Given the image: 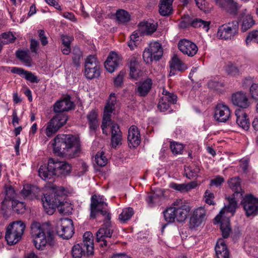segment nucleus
<instances>
[{
    "label": "nucleus",
    "mask_w": 258,
    "mask_h": 258,
    "mask_svg": "<svg viewBox=\"0 0 258 258\" xmlns=\"http://www.w3.org/2000/svg\"><path fill=\"white\" fill-rule=\"evenodd\" d=\"M226 198L228 202L227 206L215 218V222L220 223V229L224 238H227L230 233L229 217L233 216L237 204L235 195H229Z\"/></svg>",
    "instance_id": "obj_1"
},
{
    "label": "nucleus",
    "mask_w": 258,
    "mask_h": 258,
    "mask_svg": "<svg viewBox=\"0 0 258 258\" xmlns=\"http://www.w3.org/2000/svg\"><path fill=\"white\" fill-rule=\"evenodd\" d=\"M190 210L188 203L183 199H177L163 212L164 217L168 223H173L175 220L178 222H184Z\"/></svg>",
    "instance_id": "obj_2"
},
{
    "label": "nucleus",
    "mask_w": 258,
    "mask_h": 258,
    "mask_svg": "<svg viewBox=\"0 0 258 258\" xmlns=\"http://www.w3.org/2000/svg\"><path fill=\"white\" fill-rule=\"evenodd\" d=\"M111 124V145L113 148L122 144V132L117 123L112 122L111 119V115L103 113V118L101 127L102 133L105 135H108L107 127Z\"/></svg>",
    "instance_id": "obj_3"
},
{
    "label": "nucleus",
    "mask_w": 258,
    "mask_h": 258,
    "mask_svg": "<svg viewBox=\"0 0 258 258\" xmlns=\"http://www.w3.org/2000/svg\"><path fill=\"white\" fill-rule=\"evenodd\" d=\"M63 195H43L41 198V202L45 212L48 215L53 214L56 208L59 213L63 214L64 211Z\"/></svg>",
    "instance_id": "obj_4"
},
{
    "label": "nucleus",
    "mask_w": 258,
    "mask_h": 258,
    "mask_svg": "<svg viewBox=\"0 0 258 258\" xmlns=\"http://www.w3.org/2000/svg\"><path fill=\"white\" fill-rule=\"evenodd\" d=\"M26 228L25 223L21 221H16L10 223L7 227L5 238L8 244L17 243L22 238Z\"/></svg>",
    "instance_id": "obj_5"
},
{
    "label": "nucleus",
    "mask_w": 258,
    "mask_h": 258,
    "mask_svg": "<svg viewBox=\"0 0 258 258\" xmlns=\"http://www.w3.org/2000/svg\"><path fill=\"white\" fill-rule=\"evenodd\" d=\"M81 151L79 137L72 135H66V158L71 159L79 157Z\"/></svg>",
    "instance_id": "obj_6"
},
{
    "label": "nucleus",
    "mask_w": 258,
    "mask_h": 258,
    "mask_svg": "<svg viewBox=\"0 0 258 258\" xmlns=\"http://www.w3.org/2000/svg\"><path fill=\"white\" fill-rule=\"evenodd\" d=\"M110 222H105L102 226L96 232V241L100 243V246L108 248L112 244L111 238L113 233Z\"/></svg>",
    "instance_id": "obj_7"
},
{
    "label": "nucleus",
    "mask_w": 258,
    "mask_h": 258,
    "mask_svg": "<svg viewBox=\"0 0 258 258\" xmlns=\"http://www.w3.org/2000/svg\"><path fill=\"white\" fill-rule=\"evenodd\" d=\"M84 75L88 79L98 78L100 75V64L95 55H90L85 59Z\"/></svg>",
    "instance_id": "obj_8"
},
{
    "label": "nucleus",
    "mask_w": 258,
    "mask_h": 258,
    "mask_svg": "<svg viewBox=\"0 0 258 258\" xmlns=\"http://www.w3.org/2000/svg\"><path fill=\"white\" fill-rule=\"evenodd\" d=\"M31 233L33 237V243L38 249L42 250L47 243L45 233L41 224L33 222L31 226Z\"/></svg>",
    "instance_id": "obj_9"
},
{
    "label": "nucleus",
    "mask_w": 258,
    "mask_h": 258,
    "mask_svg": "<svg viewBox=\"0 0 258 258\" xmlns=\"http://www.w3.org/2000/svg\"><path fill=\"white\" fill-rule=\"evenodd\" d=\"M238 29V22L237 21H234L220 26L217 35L220 39H231L237 34Z\"/></svg>",
    "instance_id": "obj_10"
},
{
    "label": "nucleus",
    "mask_w": 258,
    "mask_h": 258,
    "mask_svg": "<svg viewBox=\"0 0 258 258\" xmlns=\"http://www.w3.org/2000/svg\"><path fill=\"white\" fill-rule=\"evenodd\" d=\"M15 195H5L2 202L3 209H7L11 207L13 210L18 214H23L26 211L25 202L18 200Z\"/></svg>",
    "instance_id": "obj_11"
},
{
    "label": "nucleus",
    "mask_w": 258,
    "mask_h": 258,
    "mask_svg": "<svg viewBox=\"0 0 258 258\" xmlns=\"http://www.w3.org/2000/svg\"><path fill=\"white\" fill-rule=\"evenodd\" d=\"M247 217L255 216L258 214V198L253 195H246L241 201Z\"/></svg>",
    "instance_id": "obj_12"
},
{
    "label": "nucleus",
    "mask_w": 258,
    "mask_h": 258,
    "mask_svg": "<svg viewBox=\"0 0 258 258\" xmlns=\"http://www.w3.org/2000/svg\"><path fill=\"white\" fill-rule=\"evenodd\" d=\"M73 36L66 35V55L70 54L73 64L78 67L80 66V59L82 57V53L78 46H75L72 49L70 47L71 43L74 41Z\"/></svg>",
    "instance_id": "obj_13"
},
{
    "label": "nucleus",
    "mask_w": 258,
    "mask_h": 258,
    "mask_svg": "<svg viewBox=\"0 0 258 258\" xmlns=\"http://www.w3.org/2000/svg\"><path fill=\"white\" fill-rule=\"evenodd\" d=\"M206 219V211L203 207L196 209L190 218L189 226L193 229L200 226Z\"/></svg>",
    "instance_id": "obj_14"
},
{
    "label": "nucleus",
    "mask_w": 258,
    "mask_h": 258,
    "mask_svg": "<svg viewBox=\"0 0 258 258\" xmlns=\"http://www.w3.org/2000/svg\"><path fill=\"white\" fill-rule=\"evenodd\" d=\"M106 207L107 203L102 195H93L90 204V218H95L97 215V210L100 208L104 209Z\"/></svg>",
    "instance_id": "obj_15"
},
{
    "label": "nucleus",
    "mask_w": 258,
    "mask_h": 258,
    "mask_svg": "<svg viewBox=\"0 0 258 258\" xmlns=\"http://www.w3.org/2000/svg\"><path fill=\"white\" fill-rule=\"evenodd\" d=\"M178 47L184 54L190 57L195 55L198 51V46L195 43L185 39L179 41Z\"/></svg>",
    "instance_id": "obj_16"
},
{
    "label": "nucleus",
    "mask_w": 258,
    "mask_h": 258,
    "mask_svg": "<svg viewBox=\"0 0 258 258\" xmlns=\"http://www.w3.org/2000/svg\"><path fill=\"white\" fill-rule=\"evenodd\" d=\"M229 107L224 103H218L215 110V118L219 122H225L228 120L230 116Z\"/></svg>",
    "instance_id": "obj_17"
},
{
    "label": "nucleus",
    "mask_w": 258,
    "mask_h": 258,
    "mask_svg": "<svg viewBox=\"0 0 258 258\" xmlns=\"http://www.w3.org/2000/svg\"><path fill=\"white\" fill-rule=\"evenodd\" d=\"M59 117L58 116H53L46 124L45 133L48 137H51L64 124V120Z\"/></svg>",
    "instance_id": "obj_18"
},
{
    "label": "nucleus",
    "mask_w": 258,
    "mask_h": 258,
    "mask_svg": "<svg viewBox=\"0 0 258 258\" xmlns=\"http://www.w3.org/2000/svg\"><path fill=\"white\" fill-rule=\"evenodd\" d=\"M231 101L233 105L242 108H247L250 102L247 94L242 91H239L232 94Z\"/></svg>",
    "instance_id": "obj_19"
},
{
    "label": "nucleus",
    "mask_w": 258,
    "mask_h": 258,
    "mask_svg": "<svg viewBox=\"0 0 258 258\" xmlns=\"http://www.w3.org/2000/svg\"><path fill=\"white\" fill-rule=\"evenodd\" d=\"M41 191L55 192V187L52 183L48 182L44 186L43 190H41L36 185L26 184L24 185L21 194H36Z\"/></svg>",
    "instance_id": "obj_20"
},
{
    "label": "nucleus",
    "mask_w": 258,
    "mask_h": 258,
    "mask_svg": "<svg viewBox=\"0 0 258 258\" xmlns=\"http://www.w3.org/2000/svg\"><path fill=\"white\" fill-rule=\"evenodd\" d=\"M84 249L87 251V256H92L94 252V237L92 233L90 231L84 233L83 236L82 242L80 243Z\"/></svg>",
    "instance_id": "obj_21"
},
{
    "label": "nucleus",
    "mask_w": 258,
    "mask_h": 258,
    "mask_svg": "<svg viewBox=\"0 0 258 258\" xmlns=\"http://www.w3.org/2000/svg\"><path fill=\"white\" fill-rule=\"evenodd\" d=\"M121 61V57L115 52H110L104 63V67L109 73H113Z\"/></svg>",
    "instance_id": "obj_22"
},
{
    "label": "nucleus",
    "mask_w": 258,
    "mask_h": 258,
    "mask_svg": "<svg viewBox=\"0 0 258 258\" xmlns=\"http://www.w3.org/2000/svg\"><path fill=\"white\" fill-rule=\"evenodd\" d=\"M127 141L130 148H136L141 143L140 133L135 125L131 126L128 131Z\"/></svg>",
    "instance_id": "obj_23"
},
{
    "label": "nucleus",
    "mask_w": 258,
    "mask_h": 258,
    "mask_svg": "<svg viewBox=\"0 0 258 258\" xmlns=\"http://www.w3.org/2000/svg\"><path fill=\"white\" fill-rule=\"evenodd\" d=\"M152 86V79L148 78L144 81L139 83L138 87L135 89V92L140 97H145L151 90Z\"/></svg>",
    "instance_id": "obj_24"
},
{
    "label": "nucleus",
    "mask_w": 258,
    "mask_h": 258,
    "mask_svg": "<svg viewBox=\"0 0 258 258\" xmlns=\"http://www.w3.org/2000/svg\"><path fill=\"white\" fill-rule=\"evenodd\" d=\"M89 128L90 132H96L99 126L98 112L96 109H92L86 115Z\"/></svg>",
    "instance_id": "obj_25"
},
{
    "label": "nucleus",
    "mask_w": 258,
    "mask_h": 258,
    "mask_svg": "<svg viewBox=\"0 0 258 258\" xmlns=\"http://www.w3.org/2000/svg\"><path fill=\"white\" fill-rule=\"evenodd\" d=\"M48 168L53 171L54 175H59L64 171V161H59L52 158L48 161Z\"/></svg>",
    "instance_id": "obj_26"
},
{
    "label": "nucleus",
    "mask_w": 258,
    "mask_h": 258,
    "mask_svg": "<svg viewBox=\"0 0 258 258\" xmlns=\"http://www.w3.org/2000/svg\"><path fill=\"white\" fill-rule=\"evenodd\" d=\"M173 0H160L159 4V13L162 16H169L172 14Z\"/></svg>",
    "instance_id": "obj_27"
},
{
    "label": "nucleus",
    "mask_w": 258,
    "mask_h": 258,
    "mask_svg": "<svg viewBox=\"0 0 258 258\" xmlns=\"http://www.w3.org/2000/svg\"><path fill=\"white\" fill-rule=\"evenodd\" d=\"M215 250L217 258H229V253L223 239L220 238L217 240Z\"/></svg>",
    "instance_id": "obj_28"
},
{
    "label": "nucleus",
    "mask_w": 258,
    "mask_h": 258,
    "mask_svg": "<svg viewBox=\"0 0 258 258\" xmlns=\"http://www.w3.org/2000/svg\"><path fill=\"white\" fill-rule=\"evenodd\" d=\"M236 116L237 124L245 130H248L249 128L250 123L247 118V114L240 109H236L235 111Z\"/></svg>",
    "instance_id": "obj_29"
},
{
    "label": "nucleus",
    "mask_w": 258,
    "mask_h": 258,
    "mask_svg": "<svg viewBox=\"0 0 258 258\" xmlns=\"http://www.w3.org/2000/svg\"><path fill=\"white\" fill-rule=\"evenodd\" d=\"M54 143L53 144V151L55 155L59 157H63L64 148H61V146L64 145V135H58L54 139Z\"/></svg>",
    "instance_id": "obj_30"
},
{
    "label": "nucleus",
    "mask_w": 258,
    "mask_h": 258,
    "mask_svg": "<svg viewBox=\"0 0 258 258\" xmlns=\"http://www.w3.org/2000/svg\"><path fill=\"white\" fill-rule=\"evenodd\" d=\"M198 184L196 181H192L188 183L179 184L175 182L170 183L169 186L180 192H185L189 191L190 189L196 188Z\"/></svg>",
    "instance_id": "obj_31"
},
{
    "label": "nucleus",
    "mask_w": 258,
    "mask_h": 258,
    "mask_svg": "<svg viewBox=\"0 0 258 258\" xmlns=\"http://www.w3.org/2000/svg\"><path fill=\"white\" fill-rule=\"evenodd\" d=\"M139 27L141 33L147 35L152 34L157 29V23H151L148 21L142 22L139 23Z\"/></svg>",
    "instance_id": "obj_32"
},
{
    "label": "nucleus",
    "mask_w": 258,
    "mask_h": 258,
    "mask_svg": "<svg viewBox=\"0 0 258 258\" xmlns=\"http://www.w3.org/2000/svg\"><path fill=\"white\" fill-rule=\"evenodd\" d=\"M246 10H244L241 14L242 18V22L241 24V30L244 32L251 28L255 24V21L253 19L252 17L250 14H246Z\"/></svg>",
    "instance_id": "obj_33"
},
{
    "label": "nucleus",
    "mask_w": 258,
    "mask_h": 258,
    "mask_svg": "<svg viewBox=\"0 0 258 258\" xmlns=\"http://www.w3.org/2000/svg\"><path fill=\"white\" fill-rule=\"evenodd\" d=\"M117 97L114 93L110 94L108 99L106 101V104L104 108L103 113L111 115L115 110V105L116 103Z\"/></svg>",
    "instance_id": "obj_34"
},
{
    "label": "nucleus",
    "mask_w": 258,
    "mask_h": 258,
    "mask_svg": "<svg viewBox=\"0 0 258 258\" xmlns=\"http://www.w3.org/2000/svg\"><path fill=\"white\" fill-rule=\"evenodd\" d=\"M148 48L154 57L155 60H159L161 58L163 50L160 43L158 42L151 43Z\"/></svg>",
    "instance_id": "obj_35"
},
{
    "label": "nucleus",
    "mask_w": 258,
    "mask_h": 258,
    "mask_svg": "<svg viewBox=\"0 0 258 258\" xmlns=\"http://www.w3.org/2000/svg\"><path fill=\"white\" fill-rule=\"evenodd\" d=\"M64 98L57 100L53 106V110L62 120H64Z\"/></svg>",
    "instance_id": "obj_36"
},
{
    "label": "nucleus",
    "mask_w": 258,
    "mask_h": 258,
    "mask_svg": "<svg viewBox=\"0 0 258 258\" xmlns=\"http://www.w3.org/2000/svg\"><path fill=\"white\" fill-rule=\"evenodd\" d=\"M229 187L234 191L235 194H243L244 191L242 189L240 179L238 177H235L228 180Z\"/></svg>",
    "instance_id": "obj_37"
},
{
    "label": "nucleus",
    "mask_w": 258,
    "mask_h": 258,
    "mask_svg": "<svg viewBox=\"0 0 258 258\" xmlns=\"http://www.w3.org/2000/svg\"><path fill=\"white\" fill-rule=\"evenodd\" d=\"M147 202L150 206L161 204L165 201L164 195H149Z\"/></svg>",
    "instance_id": "obj_38"
},
{
    "label": "nucleus",
    "mask_w": 258,
    "mask_h": 258,
    "mask_svg": "<svg viewBox=\"0 0 258 258\" xmlns=\"http://www.w3.org/2000/svg\"><path fill=\"white\" fill-rule=\"evenodd\" d=\"M71 252L73 258H82L83 256H87V251L80 244L74 245Z\"/></svg>",
    "instance_id": "obj_39"
},
{
    "label": "nucleus",
    "mask_w": 258,
    "mask_h": 258,
    "mask_svg": "<svg viewBox=\"0 0 258 258\" xmlns=\"http://www.w3.org/2000/svg\"><path fill=\"white\" fill-rule=\"evenodd\" d=\"M221 8L231 14L234 15L237 14V4L234 3L233 0H226Z\"/></svg>",
    "instance_id": "obj_40"
},
{
    "label": "nucleus",
    "mask_w": 258,
    "mask_h": 258,
    "mask_svg": "<svg viewBox=\"0 0 258 258\" xmlns=\"http://www.w3.org/2000/svg\"><path fill=\"white\" fill-rule=\"evenodd\" d=\"M39 176L44 180L51 179L53 176V171L48 168V164L46 166L45 165H41L38 170Z\"/></svg>",
    "instance_id": "obj_41"
},
{
    "label": "nucleus",
    "mask_w": 258,
    "mask_h": 258,
    "mask_svg": "<svg viewBox=\"0 0 258 258\" xmlns=\"http://www.w3.org/2000/svg\"><path fill=\"white\" fill-rule=\"evenodd\" d=\"M116 19L119 23H126L130 21L131 16L129 13L124 10H118L116 11Z\"/></svg>",
    "instance_id": "obj_42"
},
{
    "label": "nucleus",
    "mask_w": 258,
    "mask_h": 258,
    "mask_svg": "<svg viewBox=\"0 0 258 258\" xmlns=\"http://www.w3.org/2000/svg\"><path fill=\"white\" fill-rule=\"evenodd\" d=\"M134 214L132 208L127 207L123 209L119 215V220L122 223H125L130 220Z\"/></svg>",
    "instance_id": "obj_43"
},
{
    "label": "nucleus",
    "mask_w": 258,
    "mask_h": 258,
    "mask_svg": "<svg viewBox=\"0 0 258 258\" xmlns=\"http://www.w3.org/2000/svg\"><path fill=\"white\" fill-rule=\"evenodd\" d=\"M210 21H204L201 19H195L190 22V26L195 28L202 27L205 31L209 30Z\"/></svg>",
    "instance_id": "obj_44"
},
{
    "label": "nucleus",
    "mask_w": 258,
    "mask_h": 258,
    "mask_svg": "<svg viewBox=\"0 0 258 258\" xmlns=\"http://www.w3.org/2000/svg\"><path fill=\"white\" fill-rule=\"evenodd\" d=\"M171 69L177 70L179 72L184 71L186 67L184 64L178 58L176 55H174L172 58V62L170 64Z\"/></svg>",
    "instance_id": "obj_45"
},
{
    "label": "nucleus",
    "mask_w": 258,
    "mask_h": 258,
    "mask_svg": "<svg viewBox=\"0 0 258 258\" xmlns=\"http://www.w3.org/2000/svg\"><path fill=\"white\" fill-rule=\"evenodd\" d=\"M75 233V228L72 219L66 218V239L71 238Z\"/></svg>",
    "instance_id": "obj_46"
},
{
    "label": "nucleus",
    "mask_w": 258,
    "mask_h": 258,
    "mask_svg": "<svg viewBox=\"0 0 258 258\" xmlns=\"http://www.w3.org/2000/svg\"><path fill=\"white\" fill-rule=\"evenodd\" d=\"M17 57L24 62L26 66L30 67L31 66V58L27 52L18 50L16 52Z\"/></svg>",
    "instance_id": "obj_47"
},
{
    "label": "nucleus",
    "mask_w": 258,
    "mask_h": 258,
    "mask_svg": "<svg viewBox=\"0 0 258 258\" xmlns=\"http://www.w3.org/2000/svg\"><path fill=\"white\" fill-rule=\"evenodd\" d=\"M197 6L205 13H209L213 10V6L206 0H195Z\"/></svg>",
    "instance_id": "obj_48"
},
{
    "label": "nucleus",
    "mask_w": 258,
    "mask_h": 258,
    "mask_svg": "<svg viewBox=\"0 0 258 258\" xmlns=\"http://www.w3.org/2000/svg\"><path fill=\"white\" fill-rule=\"evenodd\" d=\"M1 37L3 39V40L1 42L2 45L13 43L16 39V37L11 32L3 33L1 35Z\"/></svg>",
    "instance_id": "obj_49"
},
{
    "label": "nucleus",
    "mask_w": 258,
    "mask_h": 258,
    "mask_svg": "<svg viewBox=\"0 0 258 258\" xmlns=\"http://www.w3.org/2000/svg\"><path fill=\"white\" fill-rule=\"evenodd\" d=\"M140 57L135 55L130 56L127 60V64L130 70L138 69Z\"/></svg>",
    "instance_id": "obj_50"
},
{
    "label": "nucleus",
    "mask_w": 258,
    "mask_h": 258,
    "mask_svg": "<svg viewBox=\"0 0 258 258\" xmlns=\"http://www.w3.org/2000/svg\"><path fill=\"white\" fill-rule=\"evenodd\" d=\"M95 160L96 164L100 167L104 166L107 162V159L103 152L97 153L95 157Z\"/></svg>",
    "instance_id": "obj_51"
},
{
    "label": "nucleus",
    "mask_w": 258,
    "mask_h": 258,
    "mask_svg": "<svg viewBox=\"0 0 258 258\" xmlns=\"http://www.w3.org/2000/svg\"><path fill=\"white\" fill-rule=\"evenodd\" d=\"M251 41L258 44V30H252L248 33L245 39L246 45H248Z\"/></svg>",
    "instance_id": "obj_52"
},
{
    "label": "nucleus",
    "mask_w": 258,
    "mask_h": 258,
    "mask_svg": "<svg viewBox=\"0 0 258 258\" xmlns=\"http://www.w3.org/2000/svg\"><path fill=\"white\" fill-rule=\"evenodd\" d=\"M56 232L58 236L64 239V226L63 225V218H60L56 225Z\"/></svg>",
    "instance_id": "obj_53"
},
{
    "label": "nucleus",
    "mask_w": 258,
    "mask_h": 258,
    "mask_svg": "<svg viewBox=\"0 0 258 258\" xmlns=\"http://www.w3.org/2000/svg\"><path fill=\"white\" fill-rule=\"evenodd\" d=\"M170 149L173 154H180L183 149V146L182 144L178 143L171 142L170 144Z\"/></svg>",
    "instance_id": "obj_54"
},
{
    "label": "nucleus",
    "mask_w": 258,
    "mask_h": 258,
    "mask_svg": "<svg viewBox=\"0 0 258 258\" xmlns=\"http://www.w3.org/2000/svg\"><path fill=\"white\" fill-rule=\"evenodd\" d=\"M126 74L125 70L120 71L118 75L114 79V85L116 87H120L123 84L124 77Z\"/></svg>",
    "instance_id": "obj_55"
},
{
    "label": "nucleus",
    "mask_w": 258,
    "mask_h": 258,
    "mask_svg": "<svg viewBox=\"0 0 258 258\" xmlns=\"http://www.w3.org/2000/svg\"><path fill=\"white\" fill-rule=\"evenodd\" d=\"M75 107L73 98L70 95L66 94V111L74 110Z\"/></svg>",
    "instance_id": "obj_56"
},
{
    "label": "nucleus",
    "mask_w": 258,
    "mask_h": 258,
    "mask_svg": "<svg viewBox=\"0 0 258 258\" xmlns=\"http://www.w3.org/2000/svg\"><path fill=\"white\" fill-rule=\"evenodd\" d=\"M225 70L228 75L235 76L239 74L238 68L233 64H228L225 68Z\"/></svg>",
    "instance_id": "obj_57"
},
{
    "label": "nucleus",
    "mask_w": 258,
    "mask_h": 258,
    "mask_svg": "<svg viewBox=\"0 0 258 258\" xmlns=\"http://www.w3.org/2000/svg\"><path fill=\"white\" fill-rule=\"evenodd\" d=\"M24 76L26 80L32 83H38L40 81L38 77L31 72L26 71Z\"/></svg>",
    "instance_id": "obj_58"
},
{
    "label": "nucleus",
    "mask_w": 258,
    "mask_h": 258,
    "mask_svg": "<svg viewBox=\"0 0 258 258\" xmlns=\"http://www.w3.org/2000/svg\"><path fill=\"white\" fill-rule=\"evenodd\" d=\"M143 58L146 63H150L154 60V57L149 48L145 49L144 51Z\"/></svg>",
    "instance_id": "obj_59"
},
{
    "label": "nucleus",
    "mask_w": 258,
    "mask_h": 258,
    "mask_svg": "<svg viewBox=\"0 0 258 258\" xmlns=\"http://www.w3.org/2000/svg\"><path fill=\"white\" fill-rule=\"evenodd\" d=\"M200 170V169L198 166H196L194 168L190 167L189 172L186 173V176L190 179L196 178L198 176Z\"/></svg>",
    "instance_id": "obj_60"
},
{
    "label": "nucleus",
    "mask_w": 258,
    "mask_h": 258,
    "mask_svg": "<svg viewBox=\"0 0 258 258\" xmlns=\"http://www.w3.org/2000/svg\"><path fill=\"white\" fill-rule=\"evenodd\" d=\"M170 107V103L166 101H164L161 98L158 103V108L161 111H165Z\"/></svg>",
    "instance_id": "obj_61"
},
{
    "label": "nucleus",
    "mask_w": 258,
    "mask_h": 258,
    "mask_svg": "<svg viewBox=\"0 0 258 258\" xmlns=\"http://www.w3.org/2000/svg\"><path fill=\"white\" fill-rule=\"evenodd\" d=\"M100 213V214L104 217L105 222H110L111 219V214L108 212V210L105 207L104 209L100 208L97 210V214Z\"/></svg>",
    "instance_id": "obj_62"
},
{
    "label": "nucleus",
    "mask_w": 258,
    "mask_h": 258,
    "mask_svg": "<svg viewBox=\"0 0 258 258\" xmlns=\"http://www.w3.org/2000/svg\"><path fill=\"white\" fill-rule=\"evenodd\" d=\"M250 93L251 97L256 100H258V84L253 83L250 88Z\"/></svg>",
    "instance_id": "obj_63"
},
{
    "label": "nucleus",
    "mask_w": 258,
    "mask_h": 258,
    "mask_svg": "<svg viewBox=\"0 0 258 258\" xmlns=\"http://www.w3.org/2000/svg\"><path fill=\"white\" fill-rule=\"evenodd\" d=\"M224 178L220 176H217L214 179H211L210 181V186H218L224 182Z\"/></svg>",
    "instance_id": "obj_64"
}]
</instances>
